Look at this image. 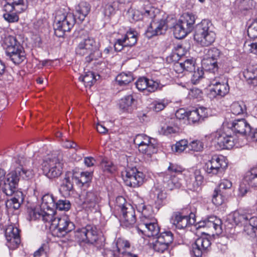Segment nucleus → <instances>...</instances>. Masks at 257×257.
I'll return each mask as SVG.
<instances>
[{"label":"nucleus","mask_w":257,"mask_h":257,"mask_svg":"<svg viewBox=\"0 0 257 257\" xmlns=\"http://www.w3.org/2000/svg\"><path fill=\"white\" fill-rule=\"evenodd\" d=\"M28 161L23 156H19L16 163L20 167L11 171L5 177L4 182L3 192L8 196H11L17 189L20 178L29 179L33 173L32 171L25 169L23 166H26Z\"/></svg>","instance_id":"obj_1"},{"label":"nucleus","mask_w":257,"mask_h":257,"mask_svg":"<svg viewBox=\"0 0 257 257\" xmlns=\"http://www.w3.org/2000/svg\"><path fill=\"white\" fill-rule=\"evenodd\" d=\"M194 37V40L203 47H207L213 43L216 39V34L211 22L208 20H203L198 24Z\"/></svg>","instance_id":"obj_2"},{"label":"nucleus","mask_w":257,"mask_h":257,"mask_svg":"<svg viewBox=\"0 0 257 257\" xmlns=\"http://www.w3.org/2000/svg\"><path fill=\"white\" fill-rule=\"evenodd\" d=\"M76 22L73 14L67 12L65 10H59L56 12L54 31L58 37H63L66 32H69L73 27Z\"/></svg>","instance_id":"obj_3"},{"label":"nucleus","mask_w":257,"mask_h":257,"mask_svg":"<svg viewBox=\"0 0 257 257\" xmlns=\"http://www.w3.org/2000/svg\"><path fill=\"white\" fill-rule=\"evenodd\" d=\"M99 48V43L94 38L87 37L79 42L76 48V53L80 56L88 55L86 57V61L90 62L101 57Z\"/></svg>","instance_id":"obj_4"},{"label":"nucleus","mask_w":257,"mask_h":257,"mask_svg":"<svg viewBox=\"0 0 257 257\" xmlns=\"http://www.w3.org/2000/svg\"><path fill=\"white\" fill-rule=\"evenodd\" d=\"M42 167L44 173L48 178H58L63 171V162L61 156H48L44 159Z\"/></svg>","instance_id":"obj_5"},{"label":"nucleus","mask_w":257,"mask_h":257,"mask_svg":"<svg viewBox=\"0 0 257 257\" xmlns=\"http://www.w3.org/2000/svg\"><path fill=\"white\" fill-rule=\"evenodd\" d=\"M116 206L120 209L121 214V225L126 227H131L136 222L135 211L133 207L125 202V199L122 196L116 198Z\"/></svg>","instance_id":"obj_6"},{"label":"nucleus","mask_w":257,"mask_h":257,"mask_svg":"<svg viewBox=\"0 0 257 257\" xmlns=\"http://www.w3.org/2000/svg\"><path fill=\"white\" fill-rule=\"evenodd\" d=\"M218 149H230L235 146L236 139L222 131H217L206 137Z\"/></svg>","instance_id":"obj_7"},{"label":"nucleus","mask_w":257,"mask_h":257,"mask_svg":"<svg viewBox=\"0 0 257 257\" xmlns=\"http://www.w3.org/2000/svg\"><path fill=\"white\" fill-rule=\"evenodd\" d=\"M195 16L189 13L184 14L179 19L178 23L174 26V34L178 39L184 38L190 33L195 23Z\"/></svg>","instance_id":"obj_8"},{"label":"nucleus","mask_w":257,"mask_h":257,"mask_svg":"<svg viewBox=\"0 0 257 257\" xmlns=\"http://www.w3.org/2000/svg\"><path fill=\"white\" fill-rule=\"evenodd\" d=\"M227 166L228 163L223 156L214 155L205 163L204 170L210 176L220 175L224 173Z\"/></svg>","instance_id":"obj_9"},{"label":"nucleus","mask_w":257,"mask_h":257,"mask_svg":"<svg viewBox=\"0 0 257 257\" xmlns=\"http://www.w3.org/2000/svg\"><path fill=\"white\" fill-rule=\"evenodd\" d=\"M201 61L202 68L206 71L215 73L218 70L217 60L220 57V51L215 47L205 49Z\"/></svg>","instance_id":"obj_10"},{"label":"nucleus","mask_w":257,"mask_h":257,"mask_svg":"<svg viewBox=\"0 0 257 257\" xmlns=\"http://www.w3.org/2000/svg\"><path fill=\"white\" fill-rule=\"evenodd\" d=\"M158 11V10L151 6L148 0H141L138 9L132 13L131 17L134 21L145 19L153 20L156 17Z\"/></svg>","instance_id":"obj_11"},{"label":"nucleus","mask_w":257,"mask_h":257,"mask_svg":"<svg viewBox=\"0 0 257 257\" xmlns=\"http://www.w3.org/2000/svg\"><path fill=\"white\" fill-rule=\"evenodd\" d=\"M122 177L126 185L135 188L143 184L145 175L136 167H128L122 172Z\"/></svg>","instance_id":"obj_12"},{"label":"nucleus","mask_w":257,"mask_h":257,"mask_svg":"<svg viewBox=\"0 0 257 257\" xmlns=\"http://www.w3.org/2000/svg\"><path fill=\"white\" fill-rule=\"evenodd\" d=\"M53 226L55 233L59 237L65 236L75 228L73 222L71 221L68 216L65 214L57 217L53 221Z\"/></svg>","instance_id":"obj_13"},{"label":"nucleus","mask_w":257,"mask_h":257,"mask_svg":"<svg viewBox=\"0 0 257 257\" xmlns=\"http://www.w3.org/2000/svg\"><path fill=\"white\" fill-rule=\"evenodd\" d=\"M74 236L78 241L92 244L97 240V230L95 226L87 225L84 227L77 229Z\"/></svg>","instance_id":"obj_14"},{"label":"nucleus","mask_w":257,"mask_h":257,"mask_svg":"<svg viewBox=\"0 0 257 257\" xmlns=\"http://www.w3.org/2000/svg\"><path fill=\"white\" fill-rule=\"evenodd\" d=\"M137 229L138 232H141L148 237L157 236L160 232V227L155 218L139 221Z\"/></svg>","instance_id":"obj_15"},{"label":"nucleus","mask_w":257,"mask_h":257,"mask_svg":"<svg viewBox=\"0 0 257 257\" xmlns=\"http://www.w3.org/2000/svg\"><path fill=\"white\" fill-rule=\"evenodd\" d=\"M115 246L116 249L110 250L108 255L113 257H138L136 254L128 251L130 248L128 241L118 238L116 241Z\"/></svg>","instance_id":"obj_16"},{"label":"nucleus","mask_w":257,"mask_h":257,"mask_svg":"<svg viewBox=\"0 0 257 257\" xmlns=\"http://www.w3.org/2000/svg\"><path fill=\"white\" fill-rule=\"evenodd\" d=\"M184 175L186 185L191 190H197L203 182V177L199 170L186 171H185Z\"/></svg>","instance_id":"obj_17"},{"label":"nucleus","mask_w":257,"mask_h":257,"mask_svg":"<svg viewBox=\"0 0 257 257\" xmlns=\"http://www.w3.org/2000/svg\"><path fill=\"white\" fill-rule=\"evenodd\" d=\"M212 87L210 89V95L213 97L219 96L224 97L229 91V87L227 81L223 80L221 78H216L210 81Z\"/></svg>","instance_id":"obj_18"},{"label":"nucleus","mask_w":257,"mask_h":257,"mask_svg":"<svg viewBox=\"0 0 257 257\" xmlns=\"http://www.w3.org/2000/svg\"><path fill=\"white\" fill-rule=\"evenodd\" d=\"M173 239V234L170 231L163 232L157 237L156 240L153 243V247L156 251L163 252L168 249Z\"/></svg>","instance_id":"obj_19"},{"label":"nucleus","mask_w":257,"mask_h":257,"mask_svg":"<svg viewBox=\"0 0 257 257\" xmlns=\"http://www.w3.org/2000/svg\"><path fill=\"white\" fill-rule=\"evenodd\" d=\"M137 42V33L133 31H127L121 38L116 39L114 44V48L116 51L119 52L124 47L133 46Z\"/></svg>","instance_id":"obj_20"},{"label":"nucleus","mask_w":257,"mask_h":257,"mask_svg":"<svg viewBox=\"0 0 257 257\" xmlns=\"http://www.w3.org/2000/svg\"><path fill=\"white\" fill-rule=\"evenodd\" d=\"M7 245L12 249L16 248L21 242L20 230L13 225L7 226L5 230Z\"/></svg>","instance_id":"obj_21"},{"label":"nucleus","mask_w":257,"mask_h":257,"mask_svg":"<svg viewBox=\"0 0 257 257\" xmlns=\"http://www.w3.org/2000/svg\"><path fill=\"white\" fill-rule=\"evenodd\" d=\"M135 85L139 91L148 92H155L158 89H161L163 87L159 82L146 77L139 78L136 82Z\"/></svg>","instance_id":"obj_22"},{"label":"nucleus","mask_w":257,"mask_h":257,"mask_svg":"<svg viewBox=\"0 0 257 257\" xmlns=\"http://www.w3.org/2000/svg\"><path fill=\"white\" fill-rule=\"evenodd\" d=\"M170 222L178 229H184L188 225L195 223L194 215L192 213L190 215H183L180 213H174L170 219Z\"/></svg>","instance_id":"obj_23"},{"label":"nucleus","mask_w":257,"mask_h":257,"mask_svg":"<svg viewBox=\"0 0 257 257\" xmlns=\"http://www.w3.org/2000/svg\"><path fill=\"white\" fill-rule=\"evenodd\" d=\"M210 245V241L208 238L199 237L192 244L191 253L196 257H201Z\"/></svg>","instance_id":"obj_24"},{"label":"nucleus","mask_w":257,"mask_h":257,"mask_svg":"<svg viewBox=\"0 0 257 257\" xmlns=\"http://www.w3.org/2000/svg\"><path fill=\"white\" fill-rule=\"evenodd\" d=\"M6 54L10 60L15 64H19L26 59L25 52L21 46L18 45L15 47H10Z\"/></svg>","instance_id":"obj_25"},{"label":"nucleus","mask_w":257,"mask_h":257,"mask_svg":"<svg viewBox=\"0 0 257 257\" xmlns=\"http://www.w3.org/2000/svg\"><path fill=\"white\" fill-rule=\"evenodd\" d=\"M81 197L83 200V205L89 209L94 208L101 200L99 193L93 190L86 192Z\"/></svg>","instance_id":"obj_26"},{"label":"nucleus","mask_w":257,"mask_h":257,"mask_svg":"<svg viewBox=\"0 0 257 257\" xmlns=\"http://www.w3.org/2000/svg\"><path fill=\"white\" fill-rule=\"evenodd\" d=\"M208 116V110L204 107H199L188 112V119L192 123H200Z\"/></svg>","instance_id":"obj_27"},{"label":"nucleus","mask_w":257,"mask_h":257,"mask_svg":"<svg viewBox=\"0 0 257 257\" xmlns=\"http://www.w3.org/2000/svg\"><path fill=\"white\" fill-rule=\"evenodd\" d=\"M152 21V20H151L150 27L148 28L146 32V35L148 38H151L154 36L162 34L164 32L167 30L168 27L166 20H161L157 23H153Z\"/></svg>","instance_id":"obj_28"},{"label":"nucleus","mask_w":257,"mask_h":257,"mask_svg":"<svg viewBox=\"0 0 257 257\" xmlns=\"http://www.w3.org/2000/svg\"><path fill=\"white\" fill-rule=\"evenodd\" d=\"M0 42L7 51L10 47H15L20 45L16 37L10 35L5 30L0 28Z\"/></svg>","instance_id":"obj_29"},{"label":"nucleus","mask_w":257,"mask_h":257,"mask_svg":"<svg viewBox=\"0 0 257 257\" xmlns=\"http://www.w3.org/2000/svg\"><path fill=\"white\" fill-rule=\"evenodd\" d=\"M54 210H49L45 211H37L36 210H32L30 212V216L31 219L42 218V220L47 222L51 223V227L53 226V223L57 217L54 216Z\"/></svg>","instance_id":"obj_30"},{"label":"nucleus","mask_w":257,"mask_h":257,"mask_svg":"<svg viewBox=\"0 0 257 257\" xmlns=\"http://www.w3.org/2000/svg\"><path fill=\"white\" fill-rule=\"evenodd\" d=\"M231 128L236 134L247 135L251 133L250 126L244 118L234 120L232 122Z\"/></svg>","instance_id":"obj_31"},{"label":"nucleus","mask_w":257,"mask_h":257,"mask_svg":"<svg viewBox=\"0 0 257 257\" xmlns=\"http://www.w3.org/2000/svg\"><path fill=\"white\" fill-rule=\"evenodd\" d=\"M161 177L162 178L164 187L167 189L172 190L180 187L181 184L175 175L162 173Z\"/></svg>","instance_id":"obj_32"},{"label":"nucleus","mask_w":257,"mask_h":257,"mask_svg":"<svg viewBox=\"0 0 257 257\" xmlns=\"http://www.w3.org/2000/svg\"><path fill=\"white\" fill-rule=\"evenodd\" d=\"M14 196L5 202L6 207L8 209H18L24 201L23 193L20 191L16 190L12 194Z\"/></svg>","instance_id":"obj_33"},{"label":"nucleus","mask_w":257,"mask_h":257,"mask_svg":"<svg viewBox=\"0 0 257 257\" xmlns=\"http://www.w3.org/2000/svg\"><path fill=\"white\" fill-rule=\"evenodd\" d=\"M243 75L249 85L257 86V67L248 66L243 71Z\"/></svg>","instance_id":"obj_34"},{"label":"nucleus","mask_w":257,"mask_h":257,"mask_svg":"<svg viewBox=\"0 0 257 257\" xmlns=\"http://www.w3.org/2000/svg\"><path fill=\"white\" fill-rule=\"evenodd\" d=\"M56 202L53 196L51 194H47L42 198V202L40 205V210L45 211L49 210H54L55 209Z\"/></svg>","instance_id":"obj_35"},{"label":"nucleus","mask_w":257,"mask_h":257,"mask_svg":"<svg viewBox=\"0 0 257 257\" xmlns=\"http://www.w3.org/2000/svg\"><path fill=\"white\" fill-rule=\"evenodd\" d=\"M90 10V6L85 2H81L75 7L76 16L78 19L82 21L87 16Z\"/></svg>","instance_id":"obj_36"},{"label":"nucleus","mask_w":257,"mask_h":257,"mask_svg":"<svg viewBox=\"0 0 257 257\" xmlns=\"http://www.w3.org/2000/svg\"><path fill=\"white\" fill-rule=\"evenodd\" d=\"M75 180L73 175L70 177L65 176L60 187V191L63 196H67L70 195V192L73 188V180Z\"/></svg>","instance_id":"obj_37"},{"label":"nucleus","mask_w":257,"mask_h":257,"mask_svg":"<svg viewBox=\"0 0 257 257\" xmlns=\"http://www.w3.org/2000/svg\"><path fill=\"white\" fill-rule=\"evenodd\" d=\"M135 99L132 95L125 96L119 101V108L123 112H132L133 110V103Z\"/></svg>","instance_id":"obj_38"},{"label":"nucleus","mask_w":257,"mask_h":257,"mask_svg":"<svg viewBox=\"0 0 257 257\" xmlns=\"http://www.w3.org/2000/svg\"><path fill=\"white\" fill-rule=\"evenodd\" d=\"M139 151L142 154L151 157L152 154L156 153L158 151L156 141L155 139H152L149 143H147L144 146H141Z\"/></svg>","instance_id":"obj_39"},{"label":"nucleus","mask_w":257,"mask_h":257,"mask_svg":"<svg viewBox=\"0 0 257 257\" xmlns=\"http://www.w3.org/2000/svg\"><path fill=\"white\" fill-rule=\"evenodd\" d=\"M195 62L194 59H186L185 60L179 61L176 62L175 64L176 68H180V70L187 71L189 72H192L193 70H195ZM178 71L179 70H178Z\"/></svg>","instance_id":"obj_40"},{"label":"nucleus","mask_w":257,"mask_h":257,"mask_svg":"<svg viewBox=\"0 0 257 257\" xmlns=\"http://www.w3.org/2000/svg\"><path fill=\"white\" fill-rule=\"evenodd\" d=\"M244 226V231L247 235L252 237L255 236L257 230V216L249 217L248 223L245 224Z\"/></svg>","instance_id":"obj_41"},{"label":"nucleus","mask_w":257,"mask_h":257,"mask_svg":"<svg viewBox=\"0 0 257 257\" xmlns=\"http://www.w3.org/2000/svg\"><path fill=\"white\" fill-rule=\"evenodd\" d=\"M206 227L221 232V220L215 216H210L206 219Z\"/></svg>","instance_id":"obj_42"},{"label":"nucleus","mask_w":257,"mask_h":257,"mask_svg":"<svg viewBox=\"0 0 257 257\" xmlns=\"http://www.w3.org/2000/svg\"><path fill=\"white\" fill-rule=\"evenodd\" d=\"M244 182L251 187L257 188V168H252L246 173Z\"/></svg>","instance_id":"obj_43"},{"label":"nucleus","mask_w":257,"mask_h":257,"mask_svg":"<svg viewBox=\"0 0 257 257\" xmlns=\"http://www.w3.org/2000/svg\"><path fill=\"white\" fill-rule=\"evenodd\" d=\"M115 80L119 85L125 86L134 80V77L131 72H122L116 76Z\"/></svg>","instance_id":"obj_44"},{"label":"nucleus","mask_w":257,"mask_h":257,"mask_svg":"<svg viewBox=\"0 0 257 257\" xmlns=\"http://www.w3.org/2000/svg\"><path fill=\"white\" fill-rule=\"evenodd\" d=\"M249 217H252L250 215L240 213L238 211H235L232 214V220L236 225H245L248 223Z\"/></svg>","instance_id":"obj_45"},{"label":"nucleus","mask_w":257,"mask_h":257,"mask_svg":"<svg viewBox=\"0 0 257 257\" xmlns=\"http://www.w3.org/2000/svg\"><path fill=\"white\" fill-rule=\"evenodd\" d=\"M185 52H186L182 45H178L175 47V51L173 52L171 55L167 59L168 60L169 59L173 62H176L182 61L183 59V56L185 55Z\"/></svg>","instance_id":"obj_46"},{"label":"nucleus","mask_w":257,"mask_h":257,"mask_svg":"<svg viewBox=\"0 0 257 257\" xmlns=\"http://www.w3.org/2000/svg\"><path fill=\"white\" fill-rule=\"evenodd\" d=\"M26 9V7L19 8L12 2H7L3 6V10L5 13H10L13 12H22Z\"/></svg>","instance_id":"obj_47"},{"label":"nucleus","mask_w":257,"mask_h":257,"mask_svg":"<svg viewBox=\"0 0 257 257\" xmlns=\"http://www.w3.org/2000/svg\"><path fill=\"white\" fill-rule=\"evenodd\" d=\"M73 177L78 184H81L82 186L89 182L92 179V173L89 172H83L80 174V177H78L73 175Z\"/></svg>","instance_id":"obj_48"},{"label":"nucleus","mask_w":257,"mask_h":257,"mask_svg":"<svg viewBox=\"0 0 257 257\" xmlns=\"http://www.w3.org/2000/svg\"><path fill=\"white\" fill-rule=\"evenodd\" d=\"M169 103V101L166 99L156 100L151 104L152 108L156 112H159L163 110L168 105Z\"/></svg>","instance_id":"obj_49"},{"label":"nucleus","mask_w":257,"mask_h":257,"mask_svg":"<svg viewBox=\"0 0 257 257\" xmlns=\"http://www.w3.org/2000/svg\"><path fill=\"white\" fill-rule=\"evenodd\" d=\"M139 209H142V216L140 217V221H142V220H149L151 218H154L152 217L153 211L151 206L141 205L139 206Z\"/></svg>","instance_id":"obj_50"},{"label":"nucleus","mask_w":257,"mask_h":257,"mask_svg":"<svg viewBox=\"0 0 257 257\" xmlns=\"http://www.w3.org/2000/svg\"><path fill=\"white\" fill-rule=\"evenodd\" d=\"M152 139L143 134H138L136 136L134 142L135 144L138 146V150H139L141 146H144L146 144L149 143Z\"/></svg>","instance_id":"obj_51"},{"label":"nucleus","mask_w":257,"mask_h":257,"mask_svg":"<svg viewBox=\"0 0 257 257\" xmlns=\"http://www.w3.org/2000/svg\"><path fill=\"white\" fill-rule=\"evenodd\" d=\"M231 111L234 115H239L244 113L246 110L245 105L243 102H233L231 106Z\"/></svg>","instance_id":"obj_52"},{"label":"nucleus","mask_w":257,"mask_h":257,"mask_svg":"<svg viewBox=\"0 0 257 257\" xmlns=\"http://www.w3.org/2000/svg\"><path fill=\"white\" fill-rule=\"evenodd\" d=\"M212 202L216 206L222 204L225 200V197L220 190L215 189L212 195Z\"/></svg>","instance_id":"obj_53"},{"label":"nucleus","mask_w":257,"mask_h":257,"mask_svg":"<svg viewBox=\"0 0 257 257\" xmlns=\"http://www.w3.org/2000/svg\"><path fill=\"white\" fill-rule=\"evenodd\" d=\"M79 79L83 81L86 86H91L95 81L94 74L90 71L86 73L83 77H79Z\"/></svg>","instance_id":"obj_54"},{"label":"nucleus","mask_w":257,"mask_h":257,"mask_svg":"<svg viewBox=\"0 0 257 257\" xmlns=\"http://www.w3.org/2000/svg\"><path fill=\"white\" fill-rule=\"evenodd\" d=\"M55 204V208L60 211H68L71 207L70 202L67 200H59Z\"/></svg>","instance_id":"obj_55"},{"label":"nucleus","mask_w":257,"mask_h":257,"mask_svg":"<svg viewBox=\"0 0 257 257\" xmlns=\"http://www.w3.org/2000/svg\"><path fill=\"white\" fill-rule=\"evenodd\" d=\"M247 35L250 39L257 38V18L248 27Z\"/></svg>","instance_id":"obj_56"},{"label":"nucleus","mask_w":257,"mask_h":257,"mask_svg":"<svg viewBox=\"0 0 257 257\" xmlns=\"http://www.w3.org/2000/svg\"><path fill=\"white\" fill-rule=\"evenodd\" d=\"M191 81L193 84H196L202 78L204 72L202 68H198L196 70H193Z\"/></svg>","instance_id":"obj_57"},{"label":"nucleus","mask_w":257,"mask_h":257,"mask_svg":"<svg viewBox=\"0 0 257 257\" xmlns=\"http://www.w3.org/2000/svg\"><path fill=\"white\" fill-rule=\"evenodd\" d=\"M115 4H107L103 7V13L105 16L109 17L115 14Z\"/></svg>","instance_id":"obj_58"},{"label":"nucleus","mask_w":257,"mask_h":257,"mask_svg":"<svg viewBox=\"0 0 257 257\" xmlns=\"http://www.w3.org/2000/svg\"><path fill=\"white\" fill-rule=\"evenodd\" d=\"M101 167L103 172L112 173L115 171V167L111 162L103 161L101 163Z\"/></svg>","instance_id":"obj_59"},{"label":"nucleus","mask_w":257,"mask_h":257,"mask_svg":"<svg viewBox=\"0 0 257 257\" xmlns=\"http://www.w3.org/2000/svg\"><path fill=\"white\" fill-rule=\"evenodd\" d=\"M177 128L173 127L166 124H164L161 126L160 129L159 130V133L163 135H168L172 133H175L177 132Z\"/></svg>","instance_id":"obj_60"},{"label":"nucleus","mask_w":257,"mask_h":257,"mask_svg":"<svg viewBox=\"0 0 257 257\" xmlns=\"http://www.w3.org/2000/svg\"><path fill=\"white\" fill-rule=\"evenodd\" d=\"M188 146V141L186 140H181L175 145L174 151L180 153L184 151Z\"/></svg>","instance_id":"obj_61"},{"label":"nucleus","mask_w":257,"mask_h":257,"mask_svg":"<svg viewBox=\"0 0 257 257\" xmlns=\"http://www.w3.org/2000/svg\"><path fill=\"white\" fill-rule=\"evenodd\" d=\"M18 12H12L10 13H4L3 14V17L4 19L8 22L9 23H15L17 22L19 18L17 13Z\"/></svg>","instance_id":"obj_62"},{"label":"nucleus","mask_w":257,"mask_h":257,"mask_svg":"<svg viewBox=\"0 0 257 257\" xmlns=\"http://www.w3.org/2000/svg\"><path fill=\"white\" fill-rule=\"evenodd\" d=\"M189 147L193 151L200 152L203 150V144L200 141L195 140L190 143Z\"/></svg>","instance_id":"obj_63"},{"label":"nucleus","mask_w":257,"mask_h":257,"mask_svg":"<svg viewBox=\"0 0 257 257\" xmlns=\"http://www.w3.org/2000/svg\"><path fill=\"white\" fill-rule=\"evenodd\" d=\"M254 7V2L252 0H240L239 7L241 10H248Z\"/></svg>","instance_id":"obj_64"}]
</instances>
